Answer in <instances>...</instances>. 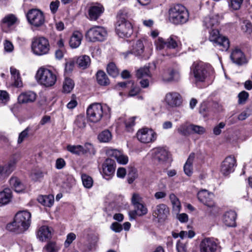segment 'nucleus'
I'll list each match as a JSON object with an SVG mask.
<instances>
[{
    "instance_id": "1",
    "label": "nucleus",
    "mask_w": 252,
    "mask_h": 252,
    "mask_svg": "<svg viewBox=\"0 0 252 252\" xmlns=\"http://www.w3.org/2000/svg\"><path fill=\"white\" fill-rule=\"evenodd\" d=\"M128 13L125 10H121L118 13V21L116 26V30L121 37H128L133 33L131 24L126 20Z\"/></svg>"
},
{
    "instance_id": "2",
    "label": "nucleus",
    "mask_w": 252,
    "mask_h": 252,
    "mask_svg": "<svg viewBox=\"0 0 252 252\" xmlns=\"http://www.w3.org/2000/svg\"><path fill=\"white\" fill-rule=\"evenodd\" d=\"M168 13L169 21L175 25H183L189 20V12L182 4H177L172 6L169 9Z\"/></svg>"
},
{
    "instance_id": "3",
    "label": "nucleus",
    "mask_w": 252,
    "mask_h": 252,
    "mask_svg": "<svg viewBox=\"0 0 252 252\" xmlns=\"http://www.w3.org/2000/svg\"><path fill=\"white\" fill-rule=\"evenodd\" d=\"M211 68L209 64L201 61L194 62L190 66V75L196 83L203 82L209 75Z\"/></svg>"
},
{
    "instance_id": "4",
    "label": "nucleus",
    "mask_w": 252,
    "mask_h": 252,
    "mask_svg": "<svg viewBox=\"0 0 252 252\" xmlns=\"http://www.w3.org/2000/svg\"><path fill=\"white\" fill-rule=\"evenodd\" d=\"M35 77L37 82L46 87L54 85L57 78L55 72L43 67L38 69Z\"/></svg>"
},
{
    "instance_id": "5",
    "label": "nucleus",
    "mask_w": 252,
    "mask_h": 252,
    "mask_svg": "<svg viewBox=\"0 0 252 252\" xmlns=\"http://www.w3.org/2000/svg\"><path fill=\"white\" fill-rule=\"evenodd\" d=\"M208 39L215 47L220 51H227L229 47L228 39L220 35L217 29H213L209 31Z\"/></svg>"
},
{
    "instance_id": "6",
    "label": "nucleus",
    "mask_w": 252,
    "mask_h": 252,
    "mask_svg": "<svg viewBox=\"0 0 252 252\" xmlns=\"http://www.w3.org/2000/svg\"><path fill=\"white\" fill-rule=\"evenodd\" d=\"M107 32L103 27L94 26L89 29L85 33V37L88 42H102L106 39Z\"/></svg>"
},
{
    "instance_id": "7",
    "label": "nucleus",
    "mask_w": 252,
    "mask_h": 252,
    "mask_svg": "<svg viewBox=\"0 0 252 252\" xmlns=\"http://www.w3.org/2000/svg\"><path fill=\"white\" fill-rule=\"evenodd\" d=\"M32 49L33 53L41 56L47 54L50 49L48 40L44 37H35L32 39Z\"/></svg>"
},
{
    "instance_id": "8",
    "label": "nucleus",
    "mask_w": 252,
    "mask_h": 252,
    "mask_svg": "<svg viewBox=\"0 0 252 252\" xmlns=\"http://www.w3.org/2000/svg\"><path fill=\"white\" fill-rule=\"evenodd\" d=\"M103 108L100 103L91 104L87 110V116L90 122L96 123L99 122L103 116Z\"/></svg>"
},
{
    "instance_id": "9",
    "label": "nucleus",
    "mask_w": 252,
    "mask_h": 252,
    "mask_svg": "<svg viewBox=\"0 0 252 252\" xmlns=\"http://www.w3.org/2000/svg\"><path fill=\"white\" fill-rule=\"evenodd\" d=\"M27 18L29 22L35 27H41L45 22L43 13L37 9L30 10L27 14Z\"/></svg>"
},
{
    "instance_id": "10",
    "label": "nucleus",
    "mask_w": 252,
    "mask_h": 252,
    "mask_svg": "<svg viewBox=\"0 0 252 252\" xmlns=\"http://www.w3.org/2000/svg\"><path fill=\"white\" fill-rule=\"evenodd\" d=\"M136 135L138 140L143 143L152 142L157 139L156 133L153 129L147 127L139 129Z\"/></svg>"
},
{
    "instance_id": "11",
    "label": "nucleus",
    "mask_w": 252,
    "mask_h": 252,
    "mask_svg": "<svg viewBox=\"0 0 252 252\" xmlns=\"http://www.w3.org/2000/svg\"><path fill=\"white\" fill-rule=\"evenodd\" d=\"M220 248L219 244L213 238H205L199 245L200 252H217Z\"/></svg>"
},
{
    "instance_id": "12",
    "label": "nucleus",
    "mask_w": 252,
    "mask_h": 252,
    "mask_svg": "<svg viewBox=\"0 0 252 252\" xmlns=\"http://www.w3.org/2000/svg\"><path fill=\"white\" fill-rule=\"evenodd\" d=\"M198 200L209 208L215 209L216 204L213 201L214 194L206 189H202L197 193Z\"/></svg>"
},
{
    "instance_id": "13",
    "label": "nucleus",
    "mask_w": 252,
    "mask_h": 252,
    "mask_svg": "<svg viewBox=\"0 0 252 252\" xmlns=\"http://www.w3.org/2000/svg\"><path fill=\"white\" fill-rule=\"evenodd\" d=\"M236 166L235 158L232 156H229L222 161L220 166V172L223 175L227 176L234 171Z\"/></svg>"
},
{
    "instance_id": "14",
    "label": "nucleus",
    "mask_w": 252,
    "mask_h": 252,
    "mask_svg": "<svg viewBox=\"0 0 252 252\" xmlns=\"http://www.w3.org/2000/svg\"><path fill=\"white\" fill-rule=\"evenodd\" d=\"M115 162L110 158L106 159L102 165V175L108 180L112 178L115 171Z\"/></svg>"
},
{
    "instance_id": "15",
    "label": "nucleus",
    "mask_w": 252,
    "mask_h": 252,
    "mask_svg": "<svg viewBox=\"0 0 252 252\" xmlns=\"http://www.w3.org/2000/svg\"><path fill=\"white\" fill-rule=\"evenodd\" d=\"M17 222L26 231L30 227L31 222V214L27 211H21L15 216Z\"/></svg>"
},
{
    "instance_id": "16",
    "label": "nucleus",
    "mask_w": 252,
    "mask_h": 252,
    "mask_svg": "<svg viewBox=\"0 0 252 252\" xmlns=\"http://www.w3.org/2000/svg\"><path fill=\"white\" fill-rule=\"evenodd\" d=\"M169 214V208L164 204H159L153 208V216L158 220H165Z\"/></svg>"
},
{
    "instance_id": "17",
    "label": "nucleus",
    "mask_w": 252,
    "mask_h": 252,
    "mask_svg": "<svg viewBox=\"0 0 252 252\" xmlns=\"http://www.w3.org/2000/svg\"><path fill=\"white\" fill-rule=\"evenodd\" d=\"M220 17L218 14H212L204 18L203 26L207 29L212 30L217 29L220 23Z\"/></svg>"
},
{
    "instance_id": "18",
    "label": "nucleus",
    "mask_w": 252,
    "mask_h": 252,
    "mask_svg": "<svg viewBox=\"0 0 252 252\" xmlns=\"http://www.w3.org/2000/svg\"><path fill=\"white\" fill-rule=\"evenodd\" d=\"M154 158L159 163H163L169 160L170 155L166 149L163 148H157L154 151Z\"/></svg>"
},
{
    "instance_id": "19",
    "label": "nucleus",
    "mask_w": 252,
    "mask_h": 252,
    "mask_svg": "<svg viewBox=\"0 0 252 252\" xmlns=\"http://www.w3.org/2000/svg\"><path fill=\"white\" fill-rule=\"evenodd\" d=\"M164 100L168 106L172 107L178 106L182 103L180 95L176 92L167 93Z\"/></svg>"
},
{
    "instance_id": "20",
    "label": "nucleus",
    "mask_w": 252,
    "mask_h": 252,
    "mask_svg": "<svg viewBox=\"0 0 252 252\" xmlns=\"http://www.w3.org/2000/svg\"><path fill=\"white\" fill-rule=\"evenodd\" d=\"M230 58L234 63L239 65L246 63V60L244 54L239 49H235L232 52Z\"/></svg>"
},
{
    "instance_id": "21",
    "label": "nucleus",
    "mask_w": 252,
    "mask_h": 252,
    "mask_svg": "<svg viewBox=\"0 0 252 252\" xmlns=\"http://www.w3.org/2000/svg\"><path fill=\"white\" fill-rule=\"evenodd\" d=\"M144 49V46L143 42L140 40H138L133 44L130 51L124 53V54L125 57L129 54H134L136 56H140L143 53Z\"/></svg>"
},
{
    "instance_id": "22",
    "label": "nucleus",
    "mask_w": 252,
    "mask_h": 252,
    "mask_svg": "<svg viewBox=\"0 0 252 252\" xmlns=\"http://www.w3.org/2000/svg\"><path fill=\"white\" fill-rule=\"evenodd\" d=\"M104 8L100 4L93 5L89 10V19L91 20H96L103 12Z\"/></svg>"
},
{
    "instance_id": "23",
    "label": "nucleus",
    "mask_w": 252,
    "mask_h": 252,
    "mask_svg": "<svg viewBox=\"0 0 252 252\" xmlns=\"http://www.w3.org/2000/svg\"><path fill=\"white\" fill-rule=\"evenodd\" d=\"M180 77L179 70L171 68L165 72L163 75V79L167 82L178 81Z\"/></svg>"
},
{
    "instance_id": "24",
    "label": "nucleus",
    "mask_w": 252,
    "mask_h": 252,
    "mask_svg": "<svg viewBox=\"0 0 252 252\" xmlns=\"http://www.w3.org/2000/svg\"><path fill=\"white\" fill-rule=\"evenodd\" d=\"M36 98V94L33 92L29 91L22 93L18 98L20 103H27L34 101Z\"/></svg>"
},
{
    "instance_id": "25",
    "label": "nucleus",
    "mask_w": 252,
    "mask_h": 252,
    "mask_svg": "<svg viewBox=\"0 0 252 252\" xmlns=\"http://www.w3.org/2000/svg\"><path fill=\"white\" fill-rule=\"evenodd\" d=\"M236 213L233 211L226 212L223 217V223L227 226L233 227L236 225Z\"/></svg>"
},
{
    "instance_id": "26",
    "label": "nucleus",
    "mask_w": 252,
    "mask_h": 252,
    "mask_svg": "<svg viewBox=\"0 0 252 252\" xmlns=\"http://www.w3.org/2000/svg\"><path fill=\"white\" fill-rule=\"evenodd\" d=\"M109 155L114 157L117 162L122 164H126L128 161L127 156L123 154L121 151L116 149H112L108 152Z\"/></svg>"
},
{
    "instance_id": "27",
    "label": "nucleus",
    "mask_w": 252,
    "mask_h": 252,
    "mask_svg": "<svg viewBox=\"0 0 252 252\" xmlns=\"http://www.w3.org/2000/svg\"><path fill=\"white\" fill-rule=\"evenodd\" d=\"M37 237L41 241L50 239L52 237L51 229L47 226H41L38 231Z\"/></svg>"
},
{
    "instance_id": "28",
    "label": "nucleus",
    "mask_w": 252,
    "mask_h": 252,
    "mask_svg": "<svg viewBox=\"0 0 252 252\" xmlns=\"http://www.w3.org/2000/svg\"><path fill=\"white\" fill-rule=\"evenodd\" d=\"M83 35L78 31L74 32L69 40L70 46L72 48H76L80 46L82 40Z\"/></svg>"
},
{
    "instance_id": "29",
    "label": "nucleus",
    "mask_w": 252,
    "mask_h": 252,
    "mask_svg": "<svg viewBox=\"0 0 252 252\" xmlns=\"http://www.w3.org/2000/svg\"><path fill=\"white\" fill-rule=\"evenodd\" d=\"M19 224H20L17 222L15 217H14L13 221L7 224L6 229L9 231H11L17 234L22 233L25 231V230Z\"/></svg>"
},
{
    "instance_id": "30",
    "label": "nucleus",
    "mask_w": 252,
    "mask_h": 252,
    "mask_svg": "<svg viewBox=\"0 0 252 252\" xmlns=\"http://www.w3.org/2000/svg\"><path fill=\"white\" fill-rule=\"evenodd\" d=\"M37 201L42 205L50 207L54 202V195L50 194L48 195H40L37 198Z\"/></svg>"
},
{
    "instance_id": "31",
    "label": "nucleus",
    "mask_w": 252,
    "mask_h": 252,
    "mask_svg": "<svg viewBox=\"0 0 252 252\" xmlns=\"http://www.w3.org/2000/svg\"><path fill=\"white\" fill-rule=\"evenodd\" d=\"M12 197V191L10 189L6 188L0 192V204L5 205L8 203Z\"/></svg>"
},
{
    "instance_id": "32",
    "label": "nucleus",
    "mask_w": 252,
    "mask_h": 252,
    "mask_svg": "<svg viewBox=\"0 0 252 252\" xmlns=\"http://www.w3.org/2000/svg\"><path fill=\"white\" fill-rule=\"evenodd\" d=\"M76 63L80 68L85 69L88 68L90 65L91 59L88 56H81L77 58Z\"/></svg>"
},
{
    "instance_id": "33",
    "label": "nucleus",
    "mask_w": 252,
    "mask_h": 252,
    "mask_svg": "<svg viewBox=\"0 0 252 252\" xmlns=\"http://www.w3.org/2000/svg\"><path fill=\"white\" fill-rule=\"evenodd\" d=\"M11 187L16 192H20L24 189V186L20 180L16 177H12L9 180Z\"/></svg>"
},
{
    "instance_id": "34",
    "label": "nucleus",
    "mask_w": 252,
    "mask_h": 252,
    "mask_svg": "<svg viewBox=\"0 0 252 252\" xmlns=\"http://www.w3.org/2000/svg\"><path fill=\"white\" fill-rule=\"evenodd\" d=\"M10 73L12 78L14 80V85L16 87H22L23 83L19 71L16 68L11 67L10 68Z\"/></svg>"
},
{
    "instance_id": "35",
    "label": "nucleus",
    "mask_w": 252,
    "mask_h": 252,
    "mask_svg": "<svg viewBox=\"0 0 252 252\" xmlns=\"http://www.w3.org/2000/svg\"><path fill=\"white\" fill-rule=\"evenodd\" d=\"M17 160L14 158L11 159L7 164L2 166L3 170L4 175L8 176L15 169Z\"/></svg>"
},
{
    "instance_id": "36",
    "label": "nucleus",
    "mask_w": 252,
    "mask_h": 252,
    "mask_svg": "<svg viewBox=\"0 0 252 252\" xmlns=\"http://www.w3.org/2000/svg\"><path fill=\"white\" fill-rule=\"evenodd\" d=\"M191 124L188 123H185L180 125L177 130L180 134L187 136L191 134Z\"/></svg>"
},
{
    "instance_id": "37",
    "label": "nucleus",
    "mask_w": 252,
    "mask_h": 252,
    "mask_svg": "<svg viewBox=\"0 0 252 252\" xmlns=\"http://www.w3.org/2000/svg\"><path fill=\"white\" fill-rule=\"evenodd\" d=\"M96 80L97 83L101 86H107L109 84L110 81L105 72L99 70L96 73Z\"/></svg>"
},
{
    "instance_id": "38",
    "label": "nucleus",
    "mask_w": 252,
    "mask_h": 252,
    "mask_svg": "<svg viewBox=\"0 0 252 252\" xmlns=\"http://www.w3.org/2000/svg\"><path fill=\"white\" fill-rule=\"evenodd\" d=\"M169 199L172 205L173 211L176 214L178 213L181 208L179 199L174 193L169 195Z\"/></svg>"
},
{
    "instance_id": "39",
    "label": "nucleus",
    "mask_w": 252,
    "mask_h": 252,
    "mask_svg": "<svg viewBox=\"0 0 252 252\" xmlns=\"http://www.w3.org/2000/svg\"><path fill=\"white\" fill-rule=\"evenodd\" d=\"M134 208L135 209V211L130 213V215L132 214L133 215L136 214L139 216H142L146 215L148 213V209L142 203L138 204V205L134 206Z\"/></svg>"
},
{
    "instance_id": "40",
    "label": "nucleus",
    "mask_w": 252,
    "mask_h": 252,
    "mask_svg": "<svg viewBox=\"0 0 252 252\" xmlns=\"http://www.w3.org/2000/svg\"><path fill=\"white\" fill-rule=\"evenodd\" d=\"M17 21V18L13 14H8L5 16L2 20V26L10 27L14 24Z\"/></svg>"
},
{
    "instance_id": "41",
    "label": "nucleus",
    "mask_w": 252,
    "mask_h": 252,
    "mask_svg": "<svg viewBox=\"0 0 252 252\" xmlns=\"http://www.w3.org/2000/svg\"><path fill=\"white\" fill-rule=\"evenodd\" d=\"M85 118L82 115H78L77 116L74 121V129H83L86 127V123L85 122Z\"/></svg>"
},
{
    "instance_id": "42",
    "label": "nucleus",
    "mask_w": 252,
    "mask_h": 252,
    "mask_svg": "<svg viewBox=\"0 0 252 252\" xmlns=\"http://www.w3.org/2000/svg\"><path fill=\"white\" fill-rule=\"evenodd\" d=\"M74 87V83L70 78H66L63 83V91L66 93H70Z\"/></svg>"
},
{
    "instance_id": "43",
    "label": "nucleus",
    "mask_w": 252,
    "mask_h": 252,
    "mask_svg": "<svg viewBox=\"0 0 252 252\" xmlns=\"http://www.w3.org/2000/svg\"><path fill=\"white\" fill-rule=\"evenodd\" d=\"M177 36L171 35L165 41L166 47L169 49H175L178 46Z\"/></svg>"
},
{
    "instance_id": "44",
    "label": "nucleus",
    "mask_w": 252,
    "mask_h": 252,
    "mask_svg": "<svg viewBox=\"0 0 252 252\" xmlns=\"http://www.w3.org/2000/svg\"><path fill=\"white\" fill-rule=\"evenodd\" d=\"M136 76L138 78L150 77L151 74L149 67L144 66L138 69L136 72Z\"/></svg>"
},
{
    "instance_id": "45",
    "label": "nucleus",
    "mask_w": 252,
    "mask_h": 252,
    "mask_svg": "<svg viewBox=\"0 0 252 252\" xmlns=\"http://www.w3.org/2000/svg\"><path fill=\"white\" fill-rule=\"evenodd\" d=\"M98 139L101 142H108L112 139L111 133L108 130H105L99 134Z\"/></svg>"
},
{
    "instance_id": "46",
    "label": "nucleus",
    "mask_w": 252,
    "mask_h": 252,
    "mask_svg": "<svg viewBox=\"0 0 252 252\" xmlns=\"http://www.w3.org/2000/svg\"><path fill=\"white\" fill-rule=\"evenodd\" d=\"M107 71L109 75L113 77H116L119 73L118 69L113 63H110L107 65Z\"/></svg>"
},
{
    "instance_id": "47",
    "label": "nucleus",
    "mask_w": 252,
    "mask_h": 252,
    "mask_svg": "<svg viewBox=\"0 0 252 252\" xmlns=\"http://www.w3.org/2000/svg\"><path fill=\"white\" fill-rule=\"evenodd\" d=\"M67 150L70 153L80 155L83 154V146L81 145H69L67 146Z\"/></svg>"
},
{
    "instance_id": "48",
    "label": "nucleus",
    "mask_w": 252,
    "mask_h": 252,
    "mask_svg": "<svg viewBox=\"0 0 252 252\" xmlns=\"http://www.w3.org/2000/svg\"><path fill=\"white\" fill-rule=\"evenodd\" d=\"M137 177L138 174L136 169L134 167H131L129 168L127 178L128 183L129 184L132 183Z\"/></svg>"
},
{
    "instance_id": "49",
    "label": "nucleus",
    "mask_w": 252,
    "mask_h": 252,
    "mask_svg": "<svg viewBox=\"0 0 252 252\" xmlns=\"http://www.w3.org/2000/svg\"><path fill=\"white\" fill-rule=\"evenodd\" d=\"M243 1L244 0H227L229 7L234 10H237L241 8Z\"/></svg>"
},
{
    "instance_id": "50",
    "label": "nucleus",
    "mask_w": 252,
    "mask_h": 252,
    "mask_svg": "<svg viewBox=\"0 0 252 252\" xmlns=\"http://www.w3.org/2000/svg\"><path fill=\"white\" fill-rule=\"evenodd\" d=\"M81 178L84 187L90 189L92 187L93 181L92 178L90 176L86 174H83L82 175Z\"/></svg>"
},
{
    "instance_id": "51",
    "label": "nucleus",
    "mask_w": 252,
    "mask_h": 252,
    "mask_svg": "<svg viewBox=\"0 0 252 252\" xmlns=\"http://www.w3.org/2000/svg\"><path fill=\"white\" fill-rule=\"evenodd\" d=\"M47 252H58L60 248L54 242H49L44 248Z\"/></svg>"
},
{
    "instance_id": "52",
    "label": "nucleus",
    "mask_w": 252,
    "mask_h": 252,
    "mask_svg": "<svg viewBox=\"0 0 252 252\" xmlns=\"http://www.w3.org/2000/svg\"><path fill=\"white\" fill-rule=\"evenodd\" d=\"M29 131L30 128L29 127H27L19 133L17 140L18 144H21L25 139L28 137Z\"/></svg>"
},
{
    "instance_id": "53",
    "label": "nucleus",
    "mask_w": 252,
    "mask_h": 252,
    "mask_svg": "<svg viewBox=\"0 0 252 252\" xmlns=\"http://www.w3.org/2000/svg\"><path fill=\"white\" fill-rule=\"evenodd\" d=\"M191 134L197 133L198 134H202L205 132V128L202 126L191 124Z\"/></svg>"
},
{
    "instance_id": "54",
    "label": "nucleus",
    "mask_w": 252,
    "mask_h": 252,
    "mask_svg": "<svg viewBox=\"0 0 252 252\" xmlns=\"http://www.w3.org/2000/svg\"><path fill=\"white\" fill-rule=\"evenodd\" d=\"M249 93L246 91H242L238 94V103L239 104H244L249 97Z\"/></svg>"
},
{
    "instance_id": "55",
    "label": "nucleus",
    "mask_w": 252,
    "mask_h": 252,
    "mask_svg": "<svg viewBox=\"0 0 252 252\" xmlns=\"http://www.w3.org/2000/svg\"><path fill=\"white\" fill-rule=\"evenodd\" d=\"M83 154L87 153L94 154V150L93 145L89 143H87L83 146Z\"/></svg>"
},
{
    "instance_id": "56",
    "label": "nucleus",
    "mask_w": 252,
    "mask_h": 252,
    "mask_svg": "<svg viewBox=\"0 0 252 252\" xmlns=\"http://www.w3.org/2000/svg\"><path fill=\"white\" fill-rule=\"evenodd\" d=\"M76 235L73 233H69L66 236V239L64 242L65 247H68L72 242L75 239Z\"/></svg>"
},
{
    "instance_id": "57",
    "label": "nucleus",
    "mask_w": 252,
    "mask_h": 252,
    "mask_svg": "<svg viewBox=\"0 0 252 252\" xmlns=\"http://www.w3.org/2000/svg\"><path fill=\"white\" fill-rule=\"evenodd\" d=\"M142 202V198L139 194L134 193L133 194L131 198V202L134 206H136L138 204H140Z\"/></svg>"
},
{
    "instance_id": "58",
    "label": "nucleus",
    "mask_w": 252,
    "mask_h": 252,
    "mask_svg": "<svg viewBox=\"0 0 252 252\" xmlns=\"http://www.w3.org/2000/svg\"><path fill=\"white\" fill-rule=\"evenodd\" d=\"M135 118V117H133L125 121L126 127L128 131H130L131 127L134 126Z\"/></svg>"
},
{
    "instance_id": "59",
    "label": "nucleus",
    "mask_w": 252,
    "mask_h": 252,
    "mask_svg": "<svg viewBox=\"0 0 252 252\" xmlns=\"http://www.w3.org/2000/svg\"><path fill=\"white\" fill-rule=\"evenodd\" d=\"M157 49L158 50H162L166 46L165 41L161 37H158L155 41Z\"/></svg>"
},
{
    "instance_id": "60",
    "label": "nucleus",
    "mask_w": 252,
    "mask_h": 252,
    "mask_svg": "<svg viewBox=\"0 0 252 252\" xmlns=\"http://www.w3.org/2000/svg\"><path fill=\"white\" fill-rule=\"evenodd\" d=\"M60 5V1L58 0H56L54 1H52L50 4V9L51 12L53 14H55L57 12L59 6Z\"/></svg>"
},
{
    "instance_id": "61",
    "label": "nucleus",
    "mask_w": 252,
    "mask_h": 252,
    "mask_svg": "<svg viewBox=\"0 0 252 252\" xmlns=\"http://www.w3.org/2000/svg\"><path fill=\"white\" fill-rule=\"evenodd\" d=\"M74 62L72 61L67 62L65 63V71L66 73H69L72 72L74 67Z\"/></svg>"
},
{
    "instance_id": "62",
    "label": "nucleus",
    "mask_w": 252,
    "mask_h": 252,
    "mask_svg": "<svg viewBox=\"0 0 252 252\" xmlns=\"http://www.w3.org/2000/svg\"><path fill=\"white\" fill-rule=\"evenodd\" d=\"M176 249L178 252H188L186 245L181 243L180 241L177 243Z\"/></svg>"
},
{
    "instance_id": "63",
    "label": "nucleus",
    "mask_w": 252,
    "mask_h": 252,
    "mask_svg": "<svg viewBox=\"0 0 252 252\" xmlns=\"http://www.w3.org/2000/svg\"><path fill=\"white\" fill-rule=\"evenodd\" d=\"M9 99L8 93L5 91H0V100L3 103H6Z\"/></svg>"
},
{
    "instance_id": "64",
    "label": "nucleus",
    "mask_w": 252,
    "mask_h": 252,
    "mask_svg": "<svg viewBox=\"0 0 252 252\" xmlns=\"http://www.w3.org/2000/svg\"><path fill=\"white\" fill-rule=\"evenodd\" d=\"M111 229L115 232H120L123 230V227L121 224L118 222H114L112 223L110 226Z\"/></svg>"
}]
</instances>
